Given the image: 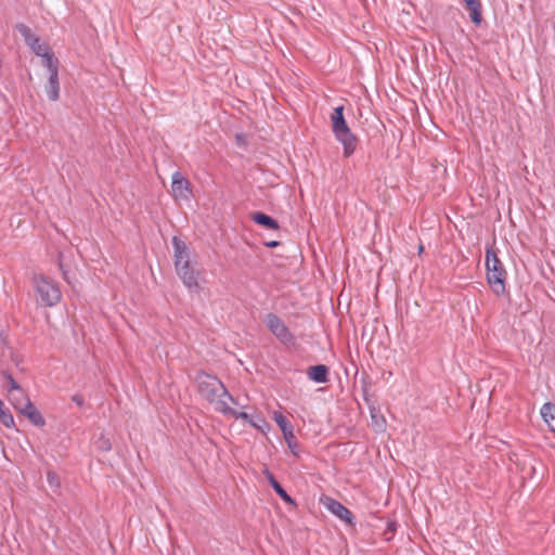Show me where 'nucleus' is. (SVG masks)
I'll return each mask as SVG.
<instances>
[{
    "instance_id": "nucleus-27",
    "label": "nucleus",
    "mask_w": 555,
    "mask_h": 555,
    "mask_svg": "<svg viewBox=\"0 0 555 555\" xmlns=\"http://www.w3.org/2000/svg\"><path fill=\"white\" fill-rule=\"evenodd\" d=\"M47 479H48V482H49L50 486H52V487L53 486L54 487H59L60 486L59 476L53 470H49L47 473Z\"/></svg>"
},
{
    "instance_id": "nucleus-23",
    "label": "nucleus",
    "mask_w": 555,
    "mask_h": 555,
    "mask_svg": "<svg viewBox=\"0 0 555 555\" xmlns=\"http://www.w3.org/2000/svg\"><path fill=\"white\" fill-rule=\"evenodd\" d=\"M1 375L3 379L7 380L8 391H18L22 396H24V391L21 388L20 384L14 379L13 375L9 371H2Z\"/></svg>"
},
{
    "instance_id": "nucleus-6",
    "label": "nucleus",
    "mask_w": 555,
    "mask_h": 555,
    "mask_svg": "<svg viewBox=\"0 0 555 555\" xmlns=\"http://www.w3.org/2000/svg\"><path fill=\"white\" fill-rule=\"evenodd\" d=\"M171 194L176 201H190L193 197L191 182L180 171L172 175Z\"/></svg>"
},
{
    "instance_id": "nucleus-8",
    "label": "nucleus",
    "mask_w": 555,
    "mask_h": 555,
    "mask_svg": "<svg viewBox=\"0 0 555 555\" xmlns=\"http://www.w3.org/2000/svg\"><path fill=\"white\" fill-rule=\"evenodd\" d=\"M321 503L340 520L351 526L354 525V516L352 512L337 500L324 495L323 498H321Z\"/></svg>"
},
{
    "instance_id": "nucleus-25",
    "label": "nucleus",
    "mask_w": 555,
    "mask_h": 555,
    "mask_svg": "<svg viewBox=\"0 0 555 555\" xmlns=\"http://www.w3.org/2000/svg\"><path fill=\"white\" fill-rule=\"evenodd\" d=\"M95 448L99 451L106 452L112 449L111 440L105 437L104 435H101L94 442Z\"/></svg>"
},
{
    "instance_id": "nucleus-16",
    "label": "nucleus",
    "mask_w": 555,
    "mask_h": 555,
    "mask_svg": "<svg viewBox=\"0 0 555 555\" xmlns=\"http://www.w3.org/2000/svg\"><path fill=\"white\" fill-rule=\"evenodd\" d=\"M344 111H345V106L339 105V106L335 107L330 115L333 134L336 133L338 130H340V128H343L347 125V120L345 118Z\"/></svg>"
},
{
    "instance_id": "nucleus-9",
    "label": "nucleus",
    "mask_w": 555,
    "mask_h": 555,
    "mask_svg": "<svg viewBox=\"0 0 555 555\" xmlns=\"http://www.w3.org/2000/svg\"><path fill=\"white\" fill-rule=\"evenodd\" d=\"M334 137L339 143H341L344 156L350 157L354 153L359 140L351 131L349 125L347 124L345 127L340 128V130L334 133Z\"/></svg>"
},
{
    "instance_id": "nucleus-32",
    "label": "nucleus",
    "mask_w": 555,
    "mask_h": 555,
    "mask_svg": "<svg viewBox=\"0 0 555 555\" xmlns=\"http://www.w3.org/2000/svg\"><path fill=\"white\" fill-rule=\"evenodd\" d=\"M364 400H365L366 402H369V398H367V393H366V392H364Z\"/></svg>"
},
{
    "instance_id": "nucleus-11",
    "label": "nucleus",
    "mask_w": 555,
    "mask_h": 555,
    "mask_svg": "<svg viewBox=\"0 0 555 555\" xmlns=\"http://www.w3.org/2000/svg\"><path fill=\"white\" fill-rule=\"evenodd\" d=\"M262 473H263L266 479L268 480L269 485L272 487L274 492L280 496V499L284 503H286L288 505L297 506L295 500L286 492V490L276 480V478L274 477V475L270 472V469L268 467H264Z\"/></svg>"
},
{
    "instance_id": "nucleus-2",
    "label": "nucleus",
    "mask_w": 555,
    "mask_h": 555,
    "mask_svg": "<svg viewBox=\"0 0 555 555\" xmlns=\"http://www.w3.org/2000/svg\"><path fill=\"white\" fill-rule=\"evenodd\" d=\"M494 244L495 242L486 246V278L493 294L502 296L505 294L507 272L494 250Z\"/></svg>"
},
{
    "instance_id": "nucleus-17",
    "label": "nucleus",
    "mask_w": 555,
    "mask_h": 555,
    "mask_svg": "<svg viewBox=\"0 0 555 555\" xmlns=\"http://www.w3.org/2000/svg\"><path fill=\"white\" fill-rule=\"evenodd\" d=\"M370 414H371L372 427L374 428V430L377 433L385 431L386 420L380 414L379 410L374 406H370Z\"/></svg>"
},
{
    "instance_id": "nucleus-5",
    "label": "nucleus",
    "mask_w": 555,
    "mask_h": 555,
    "mask_svg": "<svg viewBox=\"0 0 555 555\" xmlns=\"http://www.w3.org/2000/svg\"><path fill=\"white\" fill-rule=\"evenodd\" d=\"M264 323L269 331L284 345H294L295 336L285 325L284 321L275 313H268Z\"/></svg>"
},
{
    "instance_id": "nucleus-12",
    "label": "nucleus",
    "mask_w": 555,
    "mask_h": 555,
    "mask_svg": "<svg viewBox=\"0 0 555 555\" xmlns=\"http://www.w3.org/2000/svg\"><path fill=\"white\" fill-rule=\"evenodd\" d=\"M308 378L318 384H325L330 380V367L325 364L311 365L307 369Z\"/></svg>"
},
{
    "instance_id": "nucleus-28",
    "label": "nucleus",
    "mask_w": 555,
    "mask_h": 555,
    "mask_svg": "<svg viewBox=\"0 0 555 555\" xmlns=\"http://www.w3.org/2000/svg\"><path fill=\"white\" fill-rule=\"evenodd\" d=\"M60 270L62 271L63 279L70 284V278H69V269L66 268L65 264L62 263V261L59 262Z\"/></svg>"
},
{
    "instance_id": "nucleus-4",
    "label": "nucleus",
    "mask_w": 555,
    "mask_h": 555,
    "mask_svg": "<svg viewBox=\"0 0 555 555\" xmlns=\"http://www.w3.org/2000/svg\"><path fill=\"white\" fill-rule=\"evenodd\" d=\"M36 291L40 298V304L43 307H53L62 298L61 291L57 284L46 275H36L34 278Z\"/></svg>"
},
{
    "instance_id": "nucleus-26",
    "label": "nucleus",
    "mask_w": 555,
    "mask_h": 555,
    "mask_svg": "<svg viewBox=\"0 0 555 555\" xmlns=\"http://www.w3.org/2000/svg\"><path fill=\"white\" fill-rule=\"evenodd\" d=\"M398 522L396 520H389L387 522V528L384 531V537L386 541H390L392 539V535L397 531Z\"/></svg>"
},
{
    "instance_id": "nucleus-7",
    "label": "nucleus",
    "mask_w": 555,
    "mask_h": 555,
    "mask_svg": "<svg viewBox=\"0 0 555 555\" xmlns=\"http://www.w3.org/2000/svg\"><path fill=\"white\" fill-rule=\"evenodd\" d=\"M15 29L20 33V35L24 38L25 43L37 56L42 55L50 49L47 43L40 42V38L36 36L27 25L17 23L15 25Z\"/></svg>"
},
{
    "instance_id": "nucleus-18",
    "label": "nucleus",
    "mask_w": 555,
    "mask_h": 555,
    "mask_svg": "<svg viewBox=\"0 0 555 555\" xmlns=\"http://www.w3.org/2000/svg\"><path fill=\"white\" fill-rule=\"evenodd\" d=\"M540 413L543 421L547 423L551 430L555 433V426L552 425V421H555V404L552 402L544 403Z\"/></svg>"
},
{
    "instance_id": "nucleus-22",
    "label": "nucleus",
    "mask_w": 555,
    "mask_h": 555,
    "mask_svg": "<svg viewBox=\"0 0 555 555\" xmlns=\"http://www.w3.org/2000/svg\"><path fill=\"white\" fill-rule=\"evenodd\" d=\"M218 405H219L218 410L223 412L224 414H231V415H234L236 418L249 421L250 416L248 413L237 412V411L233 410L232 408L228 406V404L224 400H219Z\"/></svg>"
},
{
    "instance_id": "nucleus-10",
    "label": "nucleus",
    "mask_w": 555,
    "mask_h": 555,
    "mask_svg": "<svg viewBox=\"0 0 555 555\" xmlns=\"http://www.w3.org/2000/svg\"><path fill=\"white\" fill-rule=\"evenodd\" d=\"M13 405L33 425L37 427H43L46 425V420L42 416L41 412L35 406V404L29 399H27V402L24 406H20L17 403H13Z\"/></svg>"
},
{
    "instance_id": "nucleus-31",
    "label": "nucleus",
    "mask_w": 555,
    "mask_h": 555,
    "mask_svg": "<svg viewBox=\"0 0 555 555\" xmlns=\"http://www.w3.org/2000/svg\"><path fill=\"white\" fill-rule=\"evenodd\" d=\"M423 250H424L423 245H420V247H418V251H420V253H422Z\"/></svg>"
},
{
    "instance_id": "nucleus-14",
    "label": "nucleus",
    "mask_w": 555,
    "mask_h": 555,
    "mask_svg": "<svg viewBox=\"0 0 555 555\" xmlns=\"http://www.w3.org/2000/svg\"><path fill=\"white\" fill-rule=\"evenodd\" d=\"M250 219L258 225L269 229V230H279L280 224L276 219L271 216L262 212V211H254L250 212Z\"/></svg>"
},
{
    "instance_id": "nucleus-24",
    "label": "nucleus",
    "mask_w": 555,
    "mask_h": 555,
    "mask_svg": "<svg viewBox=\"0 0 555 555\" xmlns=\"http://www.w3.org/2000/svg\"><path fill=\"white\" fill-rule=\"evenodd\" d=\"M273 420L275 421V423L278 424V426L280 427V429L282 430L283 434L285 431L294 429L292 423L281 412H276V411L273 412Z\"/></svg>"
},
{
    "instance_id": "nucleus-20",
    "label": "nucleus",
    "mask_w": 555,
    "mask_h": 555,
    "mask_svg": "<svg viewBox=\"0 0 555 555\" xmlns=\"http://www.w3.org/2000/svg\"><path fill=\"white\" fill-rule=\"evenodd\" d=\"M0 423L7 428L15 427L14 417L11 411L0 401Z\"/></svg>"
},
{
    "instance_id": "nucleus-1",
    "label": "nucleus",
    "mask_w": 555,
    "mask_h": 555,
    "mask_svg": "<svg viewBox=\"0 0 555 555\" xmlns=\"http://www.w3.org/2000/svg\"><path fill=\"white\" fill-rule=\"evenodd\" d=\"M173 246L175 268L183 284L191 291H198V272L191 266L190 250L186 244L178 236L171 240Z\"/></svg>"
},
{
    "instance_id": "nucleus-21",
    "label": "nucleus",
    "mask_w": 555,
    "mask_h": 555,
    "mask_svg": "<svg viewBox=\"0 0 555 555\" xmlns=\"http://www.w3.org/2000/svg\"><path fill=\"white\" fill-rule=\"evenodd\" d=\"M283 437L287 443V447L288 449L291 450L292 454L294 456H299V444H298V441H297V438L294 434V429L293 430H288V431H285L283 434Z\"/></svg>"
},
{
    "instance_id": "nucleus-13",
    "label": "nucleus",
    "mask_w": 555,
    "mask_h": 555,
    "mask_svg": "<svg viewBox=\"0 0 555 555\" xmlns=\"http://www.w3.org/2000/svg\"><path fill=\"white\" fill-rule=\"evenodd\" d=\"M465 9L469 12V18L475 26H479L482 21V4L480 0H463Z\"/></svg>"
},
{
    "instance_id": "nucleus-29",
    "label": "nucleus",
    "mask_w": 555,
    "mask_h": 555,
    "mask_svg": "<svg viewBox=\"0 0 555 555\" xmlns=\"http://www.w3.org/2000/svg\"><path fill=\"white\" fill-rule=\"evenodd\" d=\"M72 401L74 403H76L79 408H82L85 405V398L82 395H79V393H75L73 397H72Z\"/></svg>"
},
{
    "instance_id": "nucleus-15",
    "label": "nucleus",
    "mask_w": 555,
    "mask_h": 555,
    "mask_svg": "<svg viewBox=\"0 0 555 555\" xmlns=\"http://www.w3.org/2000/svg\"><path fill=\"white\" fill-rule=\"evenodd\" d=\"M46 93L48 99L52 102H55L60 99L59 72L49 73L48 82L46 85Z\"/></svg>"
},
{
    "instance_id": "nucleus-30",
    "label": "nucleus",
    "mask_w": 555,
    "mask_h": 555,
    "mask_svg": "<svg viewBox=\"0 0 555 555\" xmlns=\"http://www.w3.org/2000/svg\"><path fill=\"white\" fill-rule=\"evenodd\" d=\"M281 243L279 241H269V242H266L264 245L269 248H275L280 245Z\"/></svg>"
},
{
    "instance_id": "nucleus-3",
    "label": "nucleus",
    "mask_w": 555,
    "mask_h": 555,
    "mask_svg": "<svg viewBox=\"0 0 555 555\" xmlns=\"http://www.w3.org/2000/svg\"><path fill=\"white\" fill-rule=\"evenodd\" d=\"M195 380L197 383L198 393L209 403L216 402L218 404V401L223 400V397H228L232 402H235L234 398L229 393L225 386L217 376L199 371L196 374Z\"/></svg>"
},
{
    "instance_id": "nucleus-19",
    "label": "nucleus",
    "mask_w": 555,
    "mask_h": 555,
    "mask_svg": "<svg viewBox=\"0 0 555 555\" xmlns=\"http://www.w3.org/2000/svg\"><path fill=\"white\" fill-rule=\"evenodd\" d=\"M42 63L49 70V73L59 72V60L54 56L53 52L49 49L42 55Z\"/></svg>"
}]
</instances>
